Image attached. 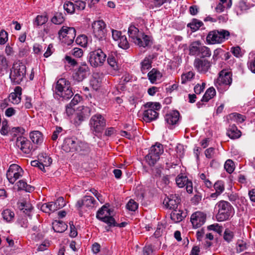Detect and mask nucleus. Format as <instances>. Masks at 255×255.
<instances>
[{
	"label": "nucleus",
	"instance_id": "f257e3e1",
	"mask_svg": "<svg viewBox=\"0 0 255 255\" xmlns=\"http://www.w3.org/2000/svg\"><path fill=\"white\" fill-rule=\"evenodd\" d=\"M128 33L132 41L139 47H146L152 44L151 37L139 31L134 25L129 27Z\"/></svg>",
	"mask_w": 255,
	"mask_h": 255
},
{
	"label": "nucleus",
	"instance_id": "f03ea898",
	"mask_svg": "<svg viewBox=\"0 0 255 255\" xmlns=\"http://www.w3.org/2000/svg\"><path fill=\"white\" fill-rule=\"evenodd\" d=\"M26 66L21 61L15 62L11 69L9 78L11 81L15 84H19L25 78Z\"/></svg>",
	"mask_w": 255,
	"mask_h": 255
},
{
	"label": "nucleus",
	"instance_id": "7ed1b4c3",
	"mask_svg": "<svg viewBox=\"0 0 255 255\" xmlns=\"http://www.w3.org/2000/svg\"><path fill=\"white\" fill-rule=\"evenodd\" d=\"M55 93L63 100H68L73 95L70 83L65 78H60L57 81Z\"/></svg>",
	"mask_w": 255,
	"mask_h": 255
},
{
	"label": "nucleus",
	"instance_id": "20e7f679",
	"mask_svg": "<svg viewBox=\"0 0 255 255\" xmlns=\"http://www.w3.org/2000/svg\"><path fill=\"white\" fill-rule=\"evenodd\" d=\"M232 82V74L226 70H222L215 82V85L220 92L227 91Z\"/></svg>",
	"mask_w": 255,
	"mask_h": 255
},
{
	"label": "nucleus",
	"instance_id": "39448f33",
	"mask_svg": "<svg viewBox=\"0 0 255 255\" xmlns=\"http://www.w3.org/2000/svg\"><path fill=\"white\" fill-rule=\"evenodd\" d=\"M230 35V32L227 30H212L207 34L206 41L209 44H220L228 39Z\"/></svg>",
	"mask_w": 255,
	"mask_h": 255
},
{
	"label": "nucleus",
	"instance_id": "423d86ee",
	"mask_svg": "<svg viewBox=\"0 0 255 255\" xmlns=\"http://www.w3.org/2000/svg\"><path fill=\"white\" fill-rule=\"evenodd\" d=\"M145 108L143 113V119L146 123H149L156 120L158 117L157 111L161 108V105L158 103H147L144 105Z\"/></svg>",
	"mask_w": 255,
	"mask_h": 255
},
{
	"label": "nucleus",
	"instance_id": "0eeeda50",
	"mask_svg": "<svg viewBox=\"0 0 255 255\" xmlns=\"http://www.w3.org/2000/svg\"><path fill=\"white\" fill-rule=\"evenodd\" d=\"M216 207L218 209V213L216 215L218 221H224L229 219L233 209L230 203L221 200L216 204Z\"/></svg>",
	"mask_w": 255,
	"mask_h": 255
},
{
	"label": "nucleus",
	"instance_id": "6e6552de",
	"mask_svg": "<svg viewBox=\"0 0 255 255\" xmlns=\"http://www.w3.org/2000/svg\"><path fill=\"white\" fill-rule=\"evenodd\" d=\"M92 34L99 40L106 39L107 29L106 24L102 20L94 21L92 23Z\"/></svg>",
	"mask_w": 255,
	"mask_h": 255
},
{
	"label": "nucleus",
	"instance_id": "1a4fd4ad",
	"mask_svg": "<svg viewBox=\"0 0 255 255\" xmlns=\"http://www.w3.org/2000/svg\"><path fill=\"white\" fill-rule=\"evenodd\" d=\"M91 130L95 134L101 132L106 126V121L100 114L93 115L90 120Z\"/></svg>",
	"mask_w": 255,
	"mask_h": 255
},
{
	"label": "nucleus",
	"instance_id": "9d476101",
	"mask_svg": "<svg viewBox=\"0 0 255 255\" xmlns=\"http://www.w3.org/2000/svg\"><path fill=\"white\" fill-rule=\"evenodd\" d=\"M106 57L107 56L103 51L98 49L90 53L89 61L93 67H100L105 63Z\"/></svg>",
	"mask_w": 255,
	"mask_h": 255
},
{
	"label": "nucleus",
	"instance_id": "9b49d317",
	"mask_svg": "<svg viewBox=\"0 0 255 255\" xmlns=\"http://www.w3.org/2000/svg\"><path fill=\"white\" fill-rule=\"evenodd\" d=\"M22 169L16 164H11L6 173V177L9 182L13 184L15 181L22 176Z\"/></svg>",
	"mask_w": 255,
	"mask_h": 255
},
{
	"label": "nucleus",
	"instance_id": "f8f14e48",
	"mask_svg": "<svg viewBox=\"0 0 255 255\" xmlns=\"http://www.w3.org/2000/svg\"><path fill=\"white\" fill-rule=\"evenodd\" d=\"M90 69L88 66L84 63L75 69L73 74V78L77 82H81L89 75Z\"/></svg>",
	"mask_w": 255,
	"mask_h": 255
},
{
	"label": "nucleus",
	"instance_id": "ddd939ff",
	"mask_svg": "<svg viewBox=\"0 0 255 255\" xmlns=\"http://www.w3.org/2000/svg\"><path fill=\"white\" fill-rule=\"evenodd\" d=\"M112 33L113 40L117 42L119 47L123 49H127L129 47L126 36L122 35L121 31L112 29Z\"/></svg>",
	"mask_w": 255,
	"mask_h": 255
},
{
	"label": "nucleus",
	"instance_id": "4468645a",
	"mask_svg": "<svg viewBox=\"0 0 255 255\" xmlns=\"http://www.w3.org/2000/svg\"><path fill=\"white\" fill-rule=\"evenodd\" d=\"M164 153V148L162 144L156 142L149 150V153L146 155L148 159H159Z\"/></svg>",
	"mask_w": 255,
	"mask_h": 255
},
{
	"label": "nucleus",
	"instance_id": "2eb2a0df",
	"mask_svg": "<svg viewBox=\"0 0 255 255\" xmlns=\"http://www.w3.org/2000/svg\"><path fill=\"white\" fill-rule=\"evenodd\" d=\"M96 203V201L94 197L90 196H85L82 199L79 200L76 203L75 206L79 211V213L82 216L81 209L83 206L87 208H94Z\"/></svg>",
	"mask_w": 255,
	"mask_h": 255
},
{
	"label": "nucleus",
	"instance_id": "dca6fc26",
	"mask_svg": "<svg viewBox=\"0 0 255 255\" xmlns=\"http://www.w3.org/2000/svg\"><path fill=\"white\" fill-rule=\"evenodd\" d=\"M194 66L199 73L205 74L210 69L211 63L206 59L196 58L194 62Z\"/></svg>",
	"mask_w": 255,
	"mask_h": 255
},
{
	"label": "nucleus",
	"instance_id": "f3484780",
	"mask_svg": "<svg viewBox=\"0 0 255 255\" xmlns=\"http://www.w3.org/2000/svg\"><path fill=\"white\" fill-rule=\"evenodd\" d=\"M180 201L181 199L178 195L170 194L164 199L163 204L166 208L175 210L177 208Z\"/></svg>",
	"mask_w": 255,
	"mask_h": 255
},
{
	"label": "nucleus",
	"instance_id": "a211bd4d",
	"mask_svg": "<svg viewBox=\"0 0 255 255\" xmlns=\"http://www.w3.org/2000/svg\"><path fill=\"white\" fill-rule=\"evenodd\" d=\"M16 145L26 154L29 153L32 149V145L30 141L23 136H19L17 138Z\"/></svg>",
	"mask_w": 255,
	"mask_h": 255
},
{
	"label": "nucleus",
	"instance_id": "6ab92c4d",
	"mask_svg": "<svg viewBox=\"0 0 255 255\" xmlns=\"http://www.w3.org/2000/svg\"><path fill=\"white\" fill-rule=\"evenodd\" d=\"M206 215L201 212H196L193 213L190 218L193 227L198 228L202 226L206 222Z\"/></svg>",
	"mask_w": 255,
	"mask_h": 255
},
{
	"label": "nucleus",
	"instance_id": "aec40b11",
	"mask_svg": "<svg viewBox=\"0 0 255 255\" xmlns=\"http://www.w3.org/2000/svg\"><path fill=\"white\" fill-rule=\"evenodd\" d=\"M62 148L67 152L78 151L79 148L78 141L72 138H66L64 141Z\"/></svg>",
	"mask_w": 255,
	"mask_h": 255
},
{
	"label": "nucleus",
	"instance_id": "412c9836",
	"mask_svg": "<svg viewBox=\"0 0 255 255\" xmlns=\"http://www.w3.org/2000/svg\"><path fill=\"white\" fill-rule=\"evenodd\" d=\"M179 113L174 111L169 114H166L165 119L167 123L170 126L176 125L179 119Z\"/></svg>",
	"mask_w": 255,
	"mask_h": 255
},
{
	"label": "nucleus",
	"instance_id": "4be33fe9",
	"mask_svg": "<svg viewBox=\"0 0 255 255\" xmlns=\"http://www.w3.org/2000/svg\"><path fill=\"white\" fill-rule=\"evenodd\" d=\"M21 88L19 86L15 88L14 92L9 96V100L13 104H18L21 101Z\"/></svg>",
	"mask_w": 255,
	"mask_h": 255
},
{
	"label": "nucleus",
	"instance_id": "5701e85b",
	"mask_svg": "<svg viewBox=\"0 0 255 255\" xmlns=\"http://www.w3.org/2000/svg\"><path fill=\"white\" fill-rule=\"evenodd\" d=\"M214 188L215 190V192L211 194V197L212 198H217L225 190V184L224 181L218 180L215 183Z\"/></svg>",
	"mask_w": 255,
	"mask_h": 255
},
{
	"label": "nucleus",
	"instance_id": "b1692460",
	"mask_svg": "<svg viewBox=\"0 0 255 255\" xmlns=\"http://www.w3.org/2000/svg\"><path fill=\"white\" fill-rule=\"evenodd\" d=\"M79 111L80 113L77 114L76 119L80 122L85 120L90 116L91 113V109L88 107H80Z\"/></svg>",
	"mask_w": 255,
	"mask_h": 255
},
{
	"label": "nucleus",
	"instance_id": "393cba45",
	"mask_svg": "<svg viewBox=\"0 0 255 255\" xmlns=\"http://www.w3.org/2000/svg\"><path fill=\"white\" fill-rule=\"evenodd\" d=\"M107 62L109 66L114 70H118L119 65L117 62V54L116 52H111L107 58Z\"/></svg>",
	"mask_w": 255,
	"mask_h": 255
},
{
	"label": "nucleus",
	"instance_id": "a878e982",
	"mask_svg": "<svg viewBox=\"0 0 255 255\" xmlns=\"http://www.w3.org/2000/svg\"><path fill=\"white\" fill-rule=\"evenodd\" d=\"M227 135L232 139L239 138L241 135V132L235 125H230L227 131Z\"/></svg>",
	"mask_w": 255,
	"mask_h": 255
},
{
	"label": "nucleus",
	"instance_id": "bb28decb",
	"mask_svg": "<svg viewBox=\"0 0 255 255\" xmlns=\"http://www.w3.org/2000/svg\"><path fill=\"white\" fill-rule=\"evenodd\" d=\"M29 136L32 141L37 145L41 144L43 141V135L39 131L35 130L31 132Z\"/></svg>",
	"mask_w": 255,
	"mask_h": 255
},
{
	"label": "nucleus",
	"instance_id": "cd10ccee",
	"mask_svg": "<svg viewBox=\"0 0 255 255\" xmlns=\"http://www.w3.org/2000/svg\"><path fill=\"white\" fill-rule=\"evenodd\" d=\"M202 44L199 41L193 42L189 46V54L191 55L198 56Z\"/></svg>",
	"mask_w": 255,
	"mask_h": 255
},
{
	"label": "nucleus",
	"instance_id": "c85d7f7f",
	"mask_svg": "<svg viewBox=\"0 0 255 255\" xmlns=\"http://www.w3.org/2000/svg\"><path fill=\"white\" fill-rule=\"evenodd\" d=\"M29 232L31 239L33 241H38L43 239V235L36 226H34Z\"/></svg>",
	"mask_w": 255,
	"mask_h": 255
},
{
	"label": "nucleus",
	"instance_id": "c756f323",
	"mask_svg": "<svg viewBox=\"0 0 255 255\" xmlns=\"http://www.w3.org/2000/svg\"><path fill=\"white\" fill-rule=\"evenodd\" d=\"M152 57L151 55H149L145 57L143 61L141 62V71L143 74L146 73L147 71L151 67V63L152 62Z\"/></svg>",
	"mask_w": 255,
	"mask_h": 255
},
{
	"label": "nucleus",
	"instance_id": "7c9ffc66",
	"mask_svg": "<svg viewBox=\"0 0 255 255\" xmlns=\"http://www.w3.org/2000/svg\"><path fill=\"white\" fill-rule=\"evenodd\" d=\"M107 204L103 206L97 212L96 217L99 220H101V218H105L111 215L110 209H109V205L107 206Z\"/></svg>",
	"mask_w": 255,
	"mask_h": 255
},
{
	"label": "nucleus",
	"instance_id": "2f4dec72",
	"mask_svg": "<svg viewBox=\"0 0 255 255\" xmlns=\"http://www.w3.org/2000/svg\"><path fill=\"white\" fill-rule=\"evenodd\" d=\"M67 225L63 221L55 220L52 223V228L55 232L63 233L67 229Z\"/></svg>",
	"mask_w": 255,
	"mask_h": 255
},
{
	"label": "nucleus",
	"instance_id": "473e14b6",
	"mask_svg": "<svg viewBox=\"0 0 255 255\" xmlns=\"http://www.w3.org/2000/svg\"><path fill=\"white\" fill-rule=\"evenodd\" d=\"M147 76L150 82L153 84L161 78L162 74L158 70L153 68L148 73Z\"/></svg>",
	"mask_w": 255,
	"mask_h": 255
},
{
	"label": "nucleus",
	"instance_id": "72a5a7b5",
	"mask_svg": "<svg viewBox=\"0 0 255 255\" xmlns=\"http://www.w3.org/2000/svg\"><path fill=\"white\" fill-rule=\"evenodd\" d=\"M18 190H24L26 192H31L34 189V187L27 184L24 180H20L16 183Z\"/></svg>",
	"mask_w": 255,
	"mask_h": 255
},
{
	"label": "nucleus",
	"instance_id": "f704fd0d",
	"mask_svg": "<svg viewBox=\"0 0 255 255\" xmlns=\"http://www.w3.org/2000/svg\"><path fill=\"white\" fill-rule=\"evenodd\" d=\"M170 214V218L175 223L181 221L185 217V214L182 211H176L175 209Z\"/></svg>",
	"mask_w": 255,
	"mask_h": 255
},
{
	"label": "nucleus",
	"instance_id": "c9c22d12",
	"mask_svg": "<svg viewBox=\"0 0 255 255\" xmlns=\"http://www.w3.org/2000/svg\"><path fill=\"white\" fill-rule=\"evenodd\" d=\"M76 36V30L74 28H70L69 33L63 39V42H65L68 45H71L73 42Z\"/></svg>",
	"mask_w": 255,
	"mask_h": 255
},
{
	"label": "nucleus",
	"instance_id": "e433bc0d",
	"mask_svg": "<svg viewBox=\"0 0 255 255\" xmlns=\"http://www.w3.org/2000/svg\"><path fill=\"white\" fill-rule=\"evenodd\" d=\"M48 20L46 14L38 15L33 20V25L36 26H40L45 24Z\"/></svg>",
	"mask_w": 255,
	"mask_h": 255
},
{
	"label": "nucleus",
	"instance_id": "4c0bfd02",
	"mask_svg": "<svg viewBox=\"0 0 255 255\" xmlns=\"http://www.w3.org/2000/svg\"><path fill=\"white\" fill-rule=\"evenodd\" d=\"M225 0H220V2L215 8L217 12H222L224 11L225 9H228L231 7L232 5V0H229V2H228L226 4H224Z\"/></svg>",
	"mask_w": 255,
	"mask_h": 255
},
{
	"label": "nucleus",
	"instance_id": "58836bf2",
	"mask_svg": "<svg viewBox=\"0 0 255 255\" xmlns=\"http://www.w3.org/2000/svg\"><path fill=\"white\" fill-rule=\"evenodd\" d=\"M8 67V61L3 54H0V73L6 72Z\"/></svg>",
	"mask_w": 255,
	"mask_h": 255
},
{
	"label": "nucleus",
	"instance_id": "ea45409f",
	"mask_svg": "<svg viewBox=\"0 0 255 255\" xmlns=\"http://www.w3.org/2000/svg\"><path fill=\"white\" fill-rule=\"evenodd\" d=\"M203 25L201 20L194 18L187 24V27H190L193 31H196Z\"/></svg>",
	"mask_w": 255,
	"mask_h": 255
},
{
	"label": "nucleus",
	"instance_id": "a19ab883",
	"mask_svg": "<svg viewBox=\"0 0 255 255\" xmlns=\"http://www.w3.org/2000/svg\"><path fill=\"white\" fill-rule=\"evenodd\" d=\"M249 9L246 3L244 1H241L235 8V11L237 15H241Z\"/></svg>",
	"mask_w": 255,
	"mask_h": 255
},
{
	"label": "nucleus",
	"instance_id": "79ce46f5",
	"mask_svg": "<svg viewBox=\"0 0 255 255\" xmlns=\"http://www.w3.org/2000/svg\"><path fill=\"white\" fill-rule=\"evenodd\" d=\"M216 95V91L213 87H210L207 90L202 98V101L208 102Z\"/></svg>",
	"mask_w": 255,
	"mask_h": 255
},
{
	"label": "nucleus",
	"instance_id": "37998d69",
	"mask_svg": "<svg viewBox=\"0 0 255 255\" xmlns=\"http://www.w3.org/2000/svg\"><path fill=\"white\" fill-rule=\"evenodd\" d=\"M188 181L187 177L183 174H179L176 178V184L179 188L185 186L186 183H187Z\"/></svg>",
	"mask_w": 255,
	"mask_h": 255
},
{
	"label": "nucleus",
	"instance_id": "c03bdc74",
	"mask_svg": "<svg viewBox=\"0 0 255 255\" xmlns=\"http://www.w3.org/2000/svg\"><path fill=\"white\" fill-rule=\"evenodd\" d=\"M230 119L234 122L239 123H243L246 119V117L240 114L234 113L229 115Z\"/></svg>",
	"mask_w": 255,
	"mask_h": 255
},
{
	"label": "nucleus",
	"instance_id": "a18cd8bd",
	"mask_svg": "<svg viewBox=\"0 0 255 255\" xmlns=\"http://www.w3.org/2000/svg\"><path fill=\"white\" fill-rule=\"evenodd\" d=\"M74 3L70 1H66L63 4V8L68 14H73L75 12Z\"/></svg>",
	"mask_w": 255,
	"mask_h": 255
},
{
	"label": "nucleus",
	"instance_id": "49530a36",
	"mask_svg": "<svg viewBox=\"0 0 255 255\" xmlns=\"http://www.w3.org/2000/svg\"><path fill=\"white\" fill-rule=\"evenodd\" d=\"M211 55V51L209 48L202 44L200 47L199 56L202 58L209 57Z\"/></svg>",
	"mask_w": 255,
	"mask_h": 255
},
{
	"label": "nucleus",
	"instance_id": "de8ad7c7",
	"mask_svg": "<svg viewBox=\"0 0 255 255\" xmlns=\"http://www.w3.org/2000/svg\"><path fill=\"white\" fill-rule=\"evenodd\" d=\"M235 164L233 160H226L224 168L228 173H232L235 170Z\"/></svg>",
	"mask_w": 255,
	"mask_h": 255
},
{
	"label": "nucleus",
	"instance_id": "09e8293b",
	"mask_svg": "<svg viewBox=\"0 0 255 255\" xmlns=\"http://www.w3.org/2000/svg\"><path fill=\"white\" fill-rule=\"evenodd\" d=\"M64 21L63 14L60 12L56 13L51 19V22L55 24H61Z\"/></svg>",
	"mask_w": 255,
	"mask_h": 255
},
{
	"label": "nucleus",
	"instance_id": "8fccbe9b",
	"mask_svg": "<svg viewBox=\"0 0 255 255\" xmlns=\"http://www.w3.org/2000/svg\"><path fill=\"white\" fill-rule=\"evenodd\" d=\"M195 76L194 72L192 71H189L187 73H184L181 75V83L185 84L188 81H190Z\"/></svg>",
	"mask_w": 255,
	"mask_h": 255
},
{
	"label": "nucleus",
	"instance_id": "3c124183",
	"mask_svg": "<svg viewBox=\"0 0 255 255\" xmlns=\"http://www.w3.org/2000/svg\"><path fill=\"white\" fill-rule=\"evenodd\" d=\"M234 237V233L229 229H226L224 233L223 239L227 243H230L232 241Z\"/></svg>",
	"mask_w": 255,
	"mask_h": 255
},
{
	"label": "nucleus",
	"instance_id": "603ef678",
	"mask_svg": "<svg viewBox=\"0 0 255 255\" xmlns=\"http://www.w3.org/2000/svg\"><path fill=\"white\" fill-rule=\"evenodd\" d=\"M2 215L4 220L7 222L11 221L14 218V213L9 209L4 210L2 213Z\"/></svg>",
	"mask_w": 255,
	"mask_h": 255
},
{
	"label": "nucleus",
	"instance_id": "864d4df0",
	"mask_svg": "<svg viewBox=\"0 0 255 255\" xmlns=\"http://www.w3.org/2000/svg\"><path fill=\"white\" fill-rule=\"evenodd\" d=\"M76 43L82 47H86L88 43V38L86 35H81L77 37Z\"/></svg>",
	"mask_w": 255,
	"mask_h": 255
},
{
	"label": "nucleus",
	"instance_id": "5fc2aeb1",
	"mask_svg": "<svg viewBox=\"0 0 255 255\" xmlns=\"http://www.w3.org/2000/svg\"><path fill=\"white\" fill-rule=\"evenodd\" d=\"M101 81L99 78H97L95 76H93L90 80V85L94 90H97L101 86Z\"/></svg>",
	"mask_w": 255,
	"mask_h": 255
},
{
	"label": "nucleus",
	"instance_id": "6e6d98bb",
	"mask_svg": "<svg viewBox=\"0 0 255 255\" xmlns=\"http://www.w3.org/2000/svg\"><path fill=\"white\" fill-rule=\"evenodd\" d=\"M138 207V204L133 199H130L126 205L127 209L131 211H136Z\"/></svg>",
	"mask_w": 255,
	"mask_h": 255
},
{
	"label": "nucleus",
	"instance_id": "4d7b16f0",
	"mask_svg": "<svg viewBox=\"0 0 255 255\" xmlns=\"http://www.w3.org/2000/svg\"><path fill=\"white\" fill-rule=\"evenodd\" d=\"M106 223L109 226L115 227L116 221L115 219L111 215H109L105 218H101L100 220Z\"/></svg>",
	"mask_w": 255,
	"mask_h": 255
},
{
	"label": "nucleus",
	"instance_id": "13d9d810",
	"mask_svg": "<svg viewBox=\"0 0 255 255\" xmlns=\"http://www.w3.org/2000/svg\"><path fill=\"white\" fill-rule=\"evenodd\" d=\"M247 248V243L243 240H239L237 243L236 251L238 253H241Z\"/></svg>",
	"mask_w": 255,
	"mask_h": 255
},
{
	"label": "nucleus",
	"instance_id": "bf43d9fd",
	"mask_svg": "<svg viewBox=\"0 0 255 255\" xmlns=\"http://www.w3.org/2000/svg\"><path fill=\"white\" fill-rule=\"evenodd\" d=\"M176 158L180 159L183 157L184 154V146L182 144H177L176 148Z\"/></svg>",
	"mask_w": 255,
	"mask_h": 255
},
{
	"label": "nucleus",
	"instance_id": "052dcab7",
	"mask_svg": "<svg viewBox=\"0 0 255 255\" xmlns=\"http://www.w3.org/2000/svg\"><path fill=\"white\" fill-rule=\"evenodd\" d=\"M8 40V34L4 30L0 31V45L4 44Z\"/></svg>",
	"mask_w": 255,
	"mask_h": 255
},
{
	"label": "nucleus",
	"instance_id": "680f3d73",
	"mask_svg": "<svg viewBox=\"0 0 255 255\" xmlns=\"http://www.w3.org/2000/svg\"><path fill=\"white\" fill-rule=\"evenodd\" d=\"M207 229L208 230H212L217 232L219 234H221L222 232L223 228L222 226H219L218 224H216L208 226Z\"/></svg>",
	"mask_w": 255,
	"mask_h": 255
},
{
	"label": "nucleus",
	"instance_id": "e2e57ef3",
	"mask_svg": "<svg viewBox=\"0 0 255 255\" xmlns=\"http://www.w3.org/2000/svg\"><path fill=\"white\" fill-rule=\"evenodd\" d=\"M71 27H65L63 26L62 28L59 30L58 34L60 39L62 38L64 39L69 33V30L70 28H71Z\"/></svg>",
	"mask_w": 255,
	"mask_h": 255
},
{
	"label": "nucleus",
	"instance_id": "0e129e2a",
	"mask_svg": "<svg viewBox=\"0 0 255 255\" xmlns=\"http://www.w3.org/2000/svg\"><path fill=\"white\" fill-rule=\"evenodd\" d=\"M74 4L75 11L83 10L86 6V3L82 0H77Z\"/></svg>",
	"mask_w": 255,
	"mask_h": 255
},
{
	"label": "nucleus",
	"instance_id": "69168bd1",
	"mask_svg": "<svg viewBox=\"0 0 255 255\" xmlns=\"http://www.w3.org/2000/svg\"><path fill=\"white\" fill-rule=\"evenodd\" d=\"M33 51L34 54L41 55L43 51V46L38 43H35L33 46Z\"/></svg>",
	"mask_w": 255,
	"mask_h": 255
},
{
	"label": "nucleus",
	"instance_id": "338daca9",
	"mask_svg": "<svg viewBox=\"0 0 255 255\" xmlns=\"http://www.w3.org/2000/svg\"><path fill=\"white\" fill-rule=\"evenodd\" d=\"M81 100V97L79 94H76L71 102L68 105L71 107H73L80 103Z\"/></svg>",
	"mask_w": 255,
	"mask_h": 255
},
{
	"label": "nucleus",
	"instance_id": "774afa93",
	"mask_svg": "<svg viewBox=\"0 0 255 255\" xmlns=\"http://www.w3.org/2000/svg\"><path fill=\"white\" fill-rule=\"evenodd\" d=\"M54 203L58 210L64 207L66 205L64 199L62 197H59Z\"/></svg>",
	"mask_w": 255,
	"mask_h": 255
}]
</instances>
